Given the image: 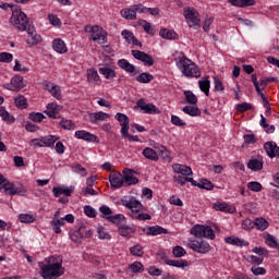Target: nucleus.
I'll return each mask as SVG.
<instances>
[{"label": "nucleus", "instance_id": "obj_1", "mask_svg": "<svg viewBox=\"0 0 279 279\" xmlns=\"http://www.w3.org/2000/svg\"><path fill=\"white\" fill-rule=\"evenodd\" d=\"M64 271L65 269L62 266V256L53 255L41 266V278L57 279L64 276Z\"/></svg>", "mask_w": 279, "mask_h": 279}, {"label": "nucleus", "instance_id": "obj_2", "mask_svg": "<svg viewBox=\"0 0 279 279\" xmlns=\"http://www.w3.org/2000/svg\"><path fill=\"white\" fill-rule=\"evenodd\" d=\"M174 60L178 69L185 75V77H202V72L195 62L186 58L182 52H174Z\"/></svg>", "mask_w": 279, "mask_h": 279}, {"label": "nucleus", "instance_id": "obj_3", "mask_svg": "<svg viewBox=\"0 0 279 279\" xmlns=\"http://www.w3.org/2000/svg\"><path fill=\"white\" fill-rule=\"evenodd\" d=\"M11 25H14L19 32H27L28 36H34L36 34V28L33 24H29V19L25 12L21 9H13L12 16L10 19Z\"/></svg>", "mask_w": 279, "mask_h": 279}, {"label": "nucleus", "instance_id": "obj_4", "mask_svg": "<svg viewBox=\"0 0 279 279\" xmlns=\"http://www.w3.org/2000/svg\"><path fill=\"white\" fill-rule=\"evenodd\" d=\"M184 16L189 27H191L192 29H199V27H202L201 25L202 20L199 19V12H197L195 8H191V7L185 8Z\"/></svg>", "mask_w": 279, "mask_h": 279}, {"label": "nucleus", "instance_id": "obj_5", "mask_svg": "<svg viewBox=\"0 0 279 279\" xmlns=\"http://www.w3.org/2000/svg\"><path fill=\"white\" fill-rule=\"evenodd\" d=\"M56 141H60V137L56 135H47L40 138H34L31 143L34 147H53L56 145Z\"/></svg>", "mask_w": 279, "mask_h": 279}, {"label": "nucleus", "instance_id": "obj_6", "mask_svg": "<svg viewBox=\"0 0 279 279\" xmlns=\"http://www.w3.org/2000/svg\"><path fill=\"white\" fill-rule=\"evenodd\" d=\"M27 86V82L23 78V76L16 74L11 78V82L4 85L7 90H13L14 93H19L21 88H25Z\"/></svg>", "mask_w": 279, "mask_h": 279}, {"label": "nucleus", "instance_id": "obj_7", "mask_svg": "<svg viewBox=\"0 0 279 279\" xmlns=\"http://www.w3.org/2000/svg\"><path fill=\"white\" fill-rule=\"evenodd\" d=\"M190 250L197 252V254H208L210 252V244L203 239L192 240L190 242Z\"/></svg>", "mask_w": 279, "mask_h": 279}, {"label": "nucleus", "instance_id": "obj_8", "mask_svg": "<svg viewBox=\"0 0 279 279\" xmlns=\"http://www.w3.org/2000/svg\"><path fill=\"white\" fill-rule=\"evenodd\" d=\"M4 191L8 195H20L21 197H25L27 194V190L23 186H16V184L9 182L4 185Z\"/></svg>", "mask_w": 279, "mask_h": 279}, {"label": "nucleus", "instance_id": "obj_9", "mask_svg": "<svg viewBox=\"0 0 279 279\" xmlns=\"http://www.w3.org/2000/svg\"><path fill=\"white\" fill-rule=\"evenodd\" d=\"M123 206H125V208H129V210H131V215H136L145 210V207L143 206L141 201H136V198L134 197L130 198L129 201H124Z\"/></svg>", "mask_w": 279, "mask_h": 279}, {"label": "nucleus", "instance_id": "obj_10", "mask_svg": "<svg viewBox=\"0 0 279 279\" xmlns=\"http://www.w3.org/2000/svg\"><path fill=\"white\" fill-rule=\"evenodd\" d=\"M132 56L135 60L143 62L144 66H154V58L141 50H132Z\"/></svg>", "mask_w": 279, "mask_h": 279}, {"label": "nucleus", "instance_id": "obj_11", "mask_svg": "<svg viewBox=\"0 0 279 279\" xmlns=\"http://www.w3.org/2000/svg\"><path fill=\"white\" fill-rule=\"evenodd\" d=\"M74 136L80 141H86V143H99V137L88 131H76Z\"/></svg>", "mask_w": 279, "mask_h": 279}, {"label": "nucleus", "instance_id": "obj_12", "mask_svg": "<svg viewBox=\"0 0 279 279\" xmlns=\"http://www.w3.org/2000/svg\"><path fill=\"white\" fill-rule=\"evenodd\" d=\"M74 136L80 141H86V143H99V137L88 131H76Z\"/></svg>", "mask_w": 279, "mask_h": 279}, {"label": "nucleus", "instance_id": "obj_13", "mask_svg": "<svg viewBox=\"0 0 279 279\" xmlns=\"http://www.w3.org/2000/svg\"><path fill=\"white\" fill-rule=\"evenodd\" d=\"M74 136L80 141H86V143H99V137L88 131H76Z\"/></svg>", "mask_w": 279, "mask_h": 279}, {"label": "nucleus", "instance_id": "obj_14", "mask_svg": "<svg viewBox=\"0 0 279 279\" xmlns=\"http://www.w3.org/2000/svg\"><path fill=\"white\" fill-rule=\"evenodd\" d=\"M109 182L112 189H121L124 184L123 174L121 172H111L109 174Z\"/></svg>", "mask_w": 279, "mask_h": 279}, {"label": "nucleus", "instance_id": "obj_15", "mask_svg": "<svg viewBox=\"0 0 279 279\" xmlns=\"http://www.w3.org/2000/svg\"><path fill=\"white\" fill-rule=\"evenodd\" d=\"M137 108H141L145 114H157L158 108L154 104L145 102V99H140L136 102Z\"/></svg>", "mask_w": 279, "mask_h": 279}, {"label": "nucleus", "instance_id": "obj_16", "mask_svg": "<svg viewBox=\"0 0 279 279\" xmlns=\"http://www.w3.org/2000/svg\"><path fill=\"white\" fill-rule=\"evenodd\" d=\"M114 119L119 121L121 125V134H126V132H130V118L125 113H117Z\"/></svg>", "mask_w": 279, "mask_h": 279}, {"label": "nucleus", "instance_id": "obj_17", "mask_svg": "<svg viewBox=\"0 0 279 279\" xmlns=\"http://www.w3.org/2000/svg\"><path fill=\"white\" fill-rule=\"evenodd\" d=\"M264 149L268 157L279 158V146L276 142H266L264 144Z\"/></svg>", "mask_w": 279, "mask_h": 279}, {"label": "nucleus", "instance_id": "obj_18", "mask_svg": "<svg viewBox=\"0 0 279 279\" xmlns=\"http://www.w3.org/2000/svg\"><path fill=\"white\" fill-rule=\"evenodd\" d=\"M84 32L85 34H89V36H108V32L99 25H86Z\"/></svg>", "mask_w": 279, "mask_h": 279}, {"label": "nucleus", "instance_id": "obj_19", "mask_svg": "<svg viewBox=\"0 0 279 279\" xmlns=\"http://www.w3.org/2000/svg\"><path fill=\"white\" fill-rule=\"evenodd\" d=\"M213 208L214 210H219L220 213H228L229 215H233V213H236V207H233L226 202H216L213 205Z\"/></svg>", "mask_w": 279, "mask_h": 279}, {"label": "nucleus", "instance_id": "obj_20", "mask_svg": "<svg viewBox=\"0 0 279 279\" xmlns=\"http://www.w3.org/2000/svg\"><path fill=\"white\" fill-rule=\"evenodd\" d=\"M118 66L125 71L126 73H130L131 75H137L138 72L136 71V66L126 59H120L118 60Z\"/></svg>", "mask_w": 279, "mask_h": 279}, {"label": "nucleus", "instance_id": "obj_21", "mask_svg": "<svg viewBox=\"0 0 279 279\" xmlns=\"http://www.w3.org/2000/svg\"><path fill=\"white\" fill-rule=\"evenodd\" d=\"M172 169H173L174 173H179L180 175H184V177L193 175V169H191V167H189L186 165L174 163L172 166Z\"/></svg>", "mask_w": 279, "mask_h": 279}, {"label": "nucleus", "instance_id": "obj_22", "mask_svg": "<svg viewBox=\"0 0 279 279\" xmlns=\"http://www.w3.org/2000/svg\"><path fill=\"white\" fill-rule=\"evenodd\" d=\"M123 180L125 186H132L133 184H138V178L134 177L132 170L124 169L123 171Z\"/></svg>", "mask_w": 279, "mask_h": 279}, {"label": "nucleus", "instance_id": "obj_23", "mask_svg": "<svg viewBox=\"0 0 279 279\" xmlns=\"http://www.w3.org/2000/svg\"><path fill=\"white\" fill-rule=\"evenodd\" d=\"M225 242L228 243V245H235L236 247H247V245H250V242L235 236H227Z\"/></svg>", "mask_w": 279, "mask_h": 279}, {"label": "nucleus", "instance_id": "obj_24", "mask_svg": "<svg viewBox=\"0 0 279 279\" xmlns=\"http://www.w3.org/2000/svg\"><path fill=\"white\" fill-rule=\"evenodd\" d=\"M61 108L62 107H60L56 102L48 104L46 110L47 117H49L50 119H58V113L60 112Z\"/></svg>", "mask_w": 279, "mask_h": 279}, {"label": "nucleus", "instance_id": "obj_25", "mask_svg": "<svg viewBox=\"0 0 279 279\" xmlns=\"http://www.w3.org/2000/svg\"><path fill=\"white\" fill-rule=\"evenodd\" d=\"M263 165H264L263 157H258V158H252L247 162L246 167L247 169H251V171H262Z\"/></svg>", "mask_w": 279, "mask_h": 279}, {"label": "nucleus", "instance_id": "obj_26", "mask_svg": "<svg viewBox=\"0 0 279 279\" xmlns=\"http://www.w3.org/2000/svg\"><path fill=\"white\" fill-rule=\"evenodd\" d=\"M135 232L136 228L134 226L124 225L123 227L118 229V233L124 239H132V234H134Z\"/></svg>", "mask_w": 279, "mask_h": 279}, {"label": "nucleus", "instance_id": "obj_27", "mask_svg": "<svg viewBox=\"0 0 279 279\" xmlns=\"http://www.w3.org/2000/svg\"><path fill=\"white\" fill-rule=\"evenodd\" d=\"M109 223H113L118 230L126 223L125 216L123 214H117L109 217Z\"/></svg>", "mask_w": 279, "mask_h": 279}, {"label": "nucleus", "instance_id": "obj_28", "mask_svg": "<svg viewBox=\"0 0 279 279\" xmlns=\"http://www.w3.org/2000/svg\"><path fill=\"white\" fill-rule=\"evenodd\" d=\"M73 186L71 187H60V186H56L52 189V193L54 195V197H60V195H65V197H71V195H73Z\"/></svg>", "mask_w": 279, "mask_h": 279}, {"label": "nucleus", "instance_id": "obj_29", "mask_svg": "<svg viewBox=\"0 0 279 279\" xmlns=\"http://www.w3.org/2000/svg\"><path fill=\"white\" fill-rule=\"evenodd\" d=\"M52 49L57 53H66L69 51V48H66V44L64 40L58 38L52 41Z\"/></svg>", "mask_w": 279, "mask_h": 279}, {"label": "nucleus", "instance_id": "obj_30", "mask_svg": "<svg viewBox=\"0 0 279 279\" xmlns=\"http://www.w3.org/2000/svg\"><path fill=\"white\" fill-rule=\"evenodd\" d=\"M87 82L89 84H101V78L99 77V73L95 69L87 70Z\"/></svg>", "mask_w": 279, "mask_h": 279}, {"label": "nucleus", "instance_id": "obj_31", "mask_svg": "<svg viewBox=\"0 0 279 279\" xmlns=\"http://www.w3.org/2000/svg\"><path fill=\"white\" fill-rule=\"evenodd\" d=\"M110 116L104 111H98L89 114V122L96 124L97 121H107Z\"/></svg>", "mask_w": 279, "mask_h": 279}, {"label": "nucleus", "instance_id": "obj_32", "mask_svg": "<svg viewBox=\"0 0 279 279\" xmlns=\"http://www.w3.org/2000/svg\"><path fill=\"white\" fill-rule=\"evenodd\" d=\"M228 3H231V5H234L235 8H250L256 5V1L254 0H228Z\"/></svg>", "mask_w": 279, "mask_h": 279}, {"label": "nucleus", "instance_id": "obj_33", "mask_svg": "<svg viewBox=\"0 0 279 279\" xmlns=\"http://www.w3.org/2000/svg\"><path fill=\"white\" fill-rule=\"evenodd\" d=\"M120 14L122 16V19H125L126 21H136V11L134 9V7L130 8V9H122L120 11Z\"/></svg>", "mask_w": 279, "mask_h": 279}, {"label": "nucleus", "instance_id": "obj_34", "mask_svg": "<svg viewBox=\"0 0 279 279\" xmlns=\"http://www.w3.org/2000/svg\"><path fill=\"white\" fill-rule=\"evenodd\" d=\"M142 154L147 160H153L154 162H157L158 160V153L151 147L144 148Z\"/></svg>", "mask_w": 279, "mask_h": 279}, {"label": "nucleus", "instance_id": "obj_35", "mask_svg": "<svg viewBox=\"0 0 279 279\" xmlns=\"http://www.w3.org/2000/svg\"><path fill=\"white\" fill-rule=\"evenodd\" d=\"M166 265L184 269V267H189V262L186 259H166Z\"/></svg>", "mask_w": 279, "mask_h": 279}, {"label": "nucleus", "instance_id": "obj_36", "mask_svg": "<svg viewBox=\"0 0 279 279\" xmlns=\"http://www.w3.org/2000/svg\"><path fill=\"white\" fill-rule=\"evenodd\" d=\"M0 117L4 123L12 124L16 121L14 116L10 114V112L5 110V107H0Z\"/></svg>", "mask_w": 279, "mask_h": 279}, {"label": "nucleus", "instance_id": "obj_37", "mask_svg": "<svg viewBox=\"0 0 279 279\" xmlns=\"http://www.w3.org/2000/svg\"><path fill=\"white\" fill-rule=\"evenodd\" d=\"M98 72L100 75H104L106 80H114V77H117V72L108 66L99 68Z\"/></svg>", "mask_w": 279, "mask_h": 279}, {"label": "nucleus", "instance_id": "obj_38", "mask_svg": "<svg viewBox=\"0 0 279 279\" xmlns=\"http://www.w3.org/2000/svg\"><path fill=\"white\" fill-rule=\"evenodd\" d=\"M169 232L167 231V229L160 227V226H153L149 227L146 234L150 235V236H158V234H168Z\"/></svg>", "mask_w": 279, "mask_h": 279}, {"label": "nucleus", "instance_id": "obj_39", "mask_svg": "<svg viewBox=\"0 0 279 279\" xmlns=\"http://www.w3.org/2000/svg\"><path fill=\"white\" fill-rule=\"evenodd\" d=\"M193 186H197L198 189H204L205 191H213L215 185L213 182L208 181V179H201L199 182L195 181Z\"/></svg>", "mask_w": 279, "mask_h": 279}, {"label": "nucleus", "instance_id": "obj_40", "mask_svg": "<svg viewBox=\"0 0 279 279\" xmlns=\"http://www.w3.org/2000/svg\"><path fill=\"white\" fill-rule=\"evenodd\" d=\"M174 182H177V184H180V186H184V184H186V182H190L193 186V184L195 183V180L191 177H184V175H174L173 177Z\"/></svg>", "mask_w": 279, "mask_h": 279}, {"label": "nucleus", "instance_id": "obj_41", "mask_svg": "<svg viewBox=\"0 0 279 279\" xmlns=\"http://www.w3.org/2000/svg\"><path fill=\"white\" fill-rule=\"evenodd\" d=\"M182 110L184 114H189L190 117H202V110L197 107L185 106Z\"/></svg>", "mask_w": 279, "mask_h": 279}, {"label": "nucleus", "instance_id": "obj_42", "mask_svg": "<svg viewBox=\"0 0 279 279\" xmlns=\"http://www.w3.org/2000/svg\"><path fill=\"white\" fill-rule=\"evenodd\" d=\"M253 227L264 232V230H267V228H269V222L265 220V218H256L253 222Z\"/></svg>", "mask_w": 279, "mask_h": 279}, {"label": "nucleus", "instance_id": "obj_43", "mask_svg": "<svg viewBox=\"0 0 279 279\" xmlns=\"http://www.w3.org/2000/svg\"><path fill=\"white\" fill-rule=\"evenodd\" d=\"M84 230V227H81L76 231L70 232V239L74 243H82V239H84V233L82 231Z\"/></svg>", "mask_w": 279, "mask_h": 279}, {"label": "nucleus", "instance_id": "obj_44", "mask_svg": "<svg viewBox=\"0 0 279 279\" xmlns=\"http://www.w3.org/2000/svg\"><path fill=\"white\" fill-rule=\"evenodd\" d=\"M135 80L140 84H149V82L154 80V75H151L149 72H143L142 74L137 75Z\"/></svg>", "mask_w": 279, "mask_h": 279}, {"label": "nucleus", "instance_id": "obj_45", "mask_svg": "<svg viewBox=\"0 0 279 279\" xmlns=\"http://www.w3.org/2000/svg\"><path fill=\"white\" fill-rule=\"evenodd\" d=\"M206 226L203 225H196L191 229V234H193L194 236H196L197 239H202L204 238V230H205Z\"/></svg>", "mask_w": 279, "mask_h": 279}, {"label": "nucleus", "instance_id": "obj_46", "mask_svg": "<svg viewBox=\"0 0 279 279\" xmlns=\"http://www.w3.org/2000/svg\"><path fill=\"white\" fill-rule=\"evenodd\" d=\"M198 85L202 93H205L206 97H208V95H210V81L207 78L198 81Z\"/></svg>", "mask_w": 279, "mask_h": 279}, {"label": "nucleus", "instance_id": "obj_47", "mask_svg": "<svg viewBox=\"0 0 279 279\" xmlns=\"http://www.w3.org/2000/svg\"><path fill=\"white\" fill-rule=\"evenodd\" d=\"M14 105L16 108H21V110H25L27 108V98L25 96L20 95L14 99Z\"/></svg>", "mask_w": 279, "mask_h": 279}, {"label": "nucleus", "instance_id": "obj_48", "mask_svg": "<svg viewBox=\"0 0 279 279\" xmlns=\"http://www.w3.org/2000/svg\"><path fill=\"white\" fill-rule=\"evenodd\" d=\"M97 232H98V239L102 241H110V239H112V235L108 233V231L104 227H98Z\"/></svg>", "mask_w": 279, "mask_h": 279}, {"label": "nucleus", "instance_id": "obj_49", "mask_svg": "<svg viewBox=\"0 0 279 279\" xmlns=\"http://www.w3.org/2000/svg\"><path fill=\"white\" fill-rule=\"evenodd\" d=\"M99 213L101 214L102 219L109 220V217L112 216V209L108 205H102L99 207Z\"/></svg>", "mask_w": 279, "mask_h": 279}, {"label": "nucleus", "instance_id": "obj_50", "mask_svg": "<svg viewBox=\"0 0 279 279\" xmlns=\"http://www.w3.org/2000/svg\"><path fill=\"white\" fill-rule=\"evenodd\" d=\"M184 96H185L186 104H191L192 106H195V104H197V96H195L193 92L185 90Z\"/></svg>", "mask_w": 279, "mask_h": 279}, {"label": "nucleus", "instance_id": "obj_51", "mask_svg": "<svg viewBox=\"0 0 279 279\" xmlns=\"http://www.w3.org/2000/svg\"><path fill=\"white\" fill-rule=\"evenodd\" d=\"M247 189L253 191V193H260V191H263V184H260V182L251 181L247 183Z\"/></svg>", "mask_w": 279, "mask_h": 279}, {"label": "nucleus", "instance_id": "obj_52", "mask_svg": "<svg viewBox=\"0 0 279 279\" xmlns=\"http://www.w3.org/2000/svg\"><path fill=\"white\" fill-rule=\"evenodd\" d=\"M19 220L21 223H34L36 221V218L29 214H20Z\"/></svg>", "mask_w": 279, "mask_h": 279}, {"label": "nucleus", "instance_id": "obj_53", "mask_svg": "<svg viewBox=\"0 0 279 279\" xmlns=\"http://www.w3.org/2000/svg\"><path fill=\"white\" fill-rule=\"evenodd\" d=\"M129 269L132 274H143V264L141 262H134L129 265Z\"/></svg>", "mask_w": 279, "mask_h": 279}, {"label": "nucleus", "instance_id": "obj_54", "mask_svg": "<svg viewBox=\"0 0 279 279\" xmlns=\"http://www.w3.org/2000/svg\"><path fill=\"white\" fill-rule=\"evenodd\" d=\"M59 125L63 129V130H75V123H73V121L71 120H66L64 118H62V120L60 121Z\"/></svg>", "mask_w": 279, "mask_h": 279}, {"label": "nucleus", "instance_id": "obj_55", "mask_svg": "<svg viewBox=\"0 0 279 279\" xmlns=\"http://www.w3.org/2000/svg\"><path fill=\"white\" fill-rule=\"evenodd\" d=\"M172 254L175 258H182V256H186V250L180 245H177L172 248Z\"/></svg>", "mask_w": 279, "mask_h": 279}, {"label": "nucleus", "instance_id": "obj_56", "mask_svg": "<svg viewBox=\"0 0 279 279\" xmlns=\"http://www.w3.org/2000/svg\"><path fill=\"white\" fill-rule=\"evenodd\" d=\"M28 119H31V121H34V123H41L43 120L46 119V117L41 112H32L29 113Z\"/></svg>", "mask_w": 279, "mask_h": 279}, {"label": "nucleus", "instance_id": "obj_57", "mask_svg": "<svg viewBox=\"0 0 279 279\" xmlns=\"http://www.w3.org/2000/svg\"><path fill=\"white\" fill-rule=\"evenodd\" d=\"M271 82H278L277 77L270 76V77H266L264 80L259 81V87L262 88V90H265L267 88V86H269V84H271Z\"/></svg>", "mask_w": 279, "mask_h": 279}, {"label": "nucleus", "instance_id": "obj_58", "mask_svg": "<svg viewBox=\"0 0 279 279\" xmlns=\"http://www.w3.org/2000/svg\"><path fill=\"white\" fill-rule=\"evenodd\" d=\"M142 26H143V29L146 32V34H148L149 36H154V34H156V29L151 27V23L143 20Z\"/></svg>", "mask_w": 279, "mask_h": 279}, {"label": "nucleus", "instance_id": "obj_59", "mask_svg": "<svg viewBox=\"0 0 279 279\" xmlns=\"http://www.w3.org/2000/svg\"><path fill=\"white\" fill-rule=\"evenodd\" d=\"M26 43H27V45H29V47H34L36 45H39V43H43V37H40V36H28L26 38Z\"/></svg>", "mask_w": 279, "mask_h": 279}, {"label": "nucleus", "instance_id": "obj_60", "mask_svg": "<svg viewBox=\"0 0 279 279\" xmlns=\"http://www.w3.org/2000/svg\"><path fill=\"white\" fill-rule=\"evenodd\" d=\"M252 104L250 102H242L239 104L235 108L236 112H240L241 114H243V112H247V110H252Z\"/></svg>", "mask_w": 279, "mask_h": 279}, {"label": "nucleus", "instance_id": "obj_61", "mask_svg": "<svg viewBox=\"0 0 279 279\" xmlns=\"http://www.w3.org/2000/svg\"><path fill=\"white\" fill-rule=\"evenodd\" d=\"M14 60V56L10 52H0V62H5L7 64H10Z\"/></svg>", "mask_w": 279, "mask_h": 279}, {"label": "nucleus", "instance_id": "obj_62", "mask_svg": "<svg viewBox=\"0 0 279 279\" xmlns=\"http://www.w3.org/2000/svg\"><path fill=\"white\" fill-rule=\"evenodd\" d=\"M130 253L132 254V256H143V246H141L140 244L134 245L130 248Z\"/></svg>", "mask_w": 279, "mask_h": 279}, {"label": "nucleus", "instance_id": "obj_63", "mask_svg": "<svg viewBox=\"0 0 279 279\" xmlns=\"http://www.w3.org/2000/svg\"><path fill=\"white\" fill-rule=\"evenodd\" d=\"M266 244L268 245V247H272V250L276 247V245L278 244V241H276V238L274 235H271L270 233L266 234Z\"/></svg>", "mask_w": 279, "mask_h": 279}, {"label": "nucleus", "instance_id": "obj_64", "mask_svg": "<svg viewBox=\"0 0 279 279\" xmlns=\"http://www.w3.org/2000/svg\"><path fill=\"white\" fill-rule=\"evenodd\" d=\"M203 236L205 239H210V241H213L215 239V230H213V228L210 227H205Z\"/></svg>", "mask_w": 279, "mask_h": 279}]
</instances>
